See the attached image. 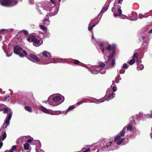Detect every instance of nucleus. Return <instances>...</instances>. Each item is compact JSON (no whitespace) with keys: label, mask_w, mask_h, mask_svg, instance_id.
<instances>
[{"label":"nucleus","mask_w":152,"mask_h":152,"mask_svg":"<svg viewBox=\"0 0 152 152\" xmlns=\"http://www.w3.org/2000/svg\"><path fill=\"white\" fill-rule=\"evenodd\" d=\"M113 141L110 140L104 139L99 140L96 143V147L98 148L97 152H102V151H110L115 148L113 145Z\"/></svg>","instance_id":"obj_1"},{"label":"nucleus","mask_w":152,"mask_h":152,"mask_svg":"<svg viewBox=\"0 0 152 152\" xmlns=\"http://www.w3.org/2000/svg\"><path fill=\"white\" fill-rule=\"evenodd\" d=\"M97 43L99 45V46L101 48L102 51L104 54L105 53V51L106 49L108 51L112 50V53L111 55L110 56H107L108 61L110 60V58H112L113 57L115 54V45H111L107 43L104 42L100 44L98 42Z\"/></svg>","instance_id":"obj_2"},{"label":"nucleus","mask_w":152,"mask_h":152,"mask_svg":"<svg viewBox=\"0 0 152 152\" xmlns=\"http://www.w3.org/2000/svg\"><path fill=\"white\" fill-rule=\"evenodd\" d=\"M13 49L14 53L16 54L19 55L20 57H23L26 56L27 58H28L26 52L20 46L15 45L13 47Z\"/></svg>","instance_id":"obj_3"},{"label":"nucleus","mask_w":152,"mask_h":152,"mask_svg":"<svg viewBox=\"0 0 152 152\" xmlns=\"http://www.w3.org/2000/svg\"><path fill=\"white\" fill-rule=\"evenodd\" d=\"M107 93L109 94L108 96L107 99H104L103 98L99 99H96V104H98L103 102L105 100L108 101L112 99L115 96V93L113 92H111L110 91V90H107Z\"/></svg>","instance_id":"obj_4"},{"label":"nucleus","mask_w":152,"mask_h":152,"mask_svg":"<svg viewBox=\"0 0 152 152\" xmlns=\"http://www.w3.org/2000/svg\"><path fill=\"white\" fill-rule=\"evenodd\" d=\"M17 2L13 0H0V4L2 6L6 7H11L15 5Z\"/></svg>","instance_id":"obj_5"},{"label":"nucleus","mask_w":152,"mask_h":152,"mask_svg":"<svg viewBox=\"0 0 152 152\" xmlns=\"http://www.w3.org/2000/svg\"><path fill=\"white\" fill-rule=\"evenodd\" d=\"M122 134V131H121L115 138L114 142H116V144L118 145H121L125 140L124 136L125 134L124 133Z\"/></svg>","instance_id":"obj_6"},{"label":"nucleus","mask_w":152,"mask_h":152,"mask_svg":"<svg viewBox=\"0 0 152 152\" xmlns=\"http://www.w3.org/2000/svg\"><path fill=\"white\" fill-rule=\"evenodd\" d=\"M12 113L11 112L7 116L5 119V120L4 122V124L2 126V129L6 128L9 125L10 123V121L11 119L12 116Z\"/></svg>","instance_id":"obj_7"},{"label":"nucleus","mask_w":152,"mask_h":152,"mask_svg":"<svg viewBox=\"0 0 152 152\" xmlns=\"http://www.w3.org/2000/svg\"><path fill=\"white\" fill-rule=\"evenodd\" d=\"M107 10V7H105V6L103 7L100 13L98 14L96 19V25L99 23L102 16V14L106 12Z\"/></svg>","instance_id":"obj_8"},{"label":"nucleus","mask_w":152,"mask_h":152,"mask_svg":"<svg viewBox=\"0 0 152 152\" xmlns=\"http://www.w3.org/2000/svg\"><path fill=\"white\" fill-rule=\"evenodd\" d=\"M132 130V126L131 124H129L127 126H124L121 131H122V134H124V133L125 134L126 132L127 133H130Z\"/></svg>","instance_id":"obj_9"},{"label":"nucleus","mask_w":152,"mask_h":152,"mask_svg":"<svg viewBox=\"0 0 152 152\" xmlns=\"http://www.w3.org/2000/svg\"><path fill=\"white\" fill-rule=\"evenodd\" d=\"M136 61L137 62V63L138 62L139 59L138 57V54L137 53H135L133 54L132 58L129 62L128 63L130 65H132Z\"/></svg>","instance_id":"obj_10"},{"label":"nucleus","mask_w":152,"mask_h":152,"mask_svg":"<svg viewBox=\"0 0 152 152\" xmlns=\"http://www.w3.org/2000/svg\"><path fill=\"white\" fill-rule=\"evenodd\" d=\"M53 101L55 103V104L56 106L62 102L63 100H61L60 96H56L53 98Z\"/></svg>","instance_id":"obj_11"},{"label":"nucleus","mask_w":152,"mask_h":152,"mask_svg":"<svg viewBox=\"0 0 152 152\" xmlns=\"http://www.w3.org/2000/svg\"><path fill=\"white\" fill-rule=\"evenodd\" d=\"M27 56L28 57V58L29 59V58L32 59L34 60L37 63H40V60L35 55L31 54L29 55H27Z\"/></svg>","instance_id":"obj_12"},{"label":"nucleus","mask_w":152,"mask_h":152,"mask_svg":"<svg viewBox=\"0 0 152 152\" xmlns=\"http://www.w3.org/2000/svg\"><path fill=\"white\" fill-rule=\"evenodd\" d=\"M139 115L140 117L142 119H145L148 118H152V117L151 116V115H150V114H145L142 113L140 112Z\"/></svg>","instance_id":"obj_13"},{"label":"nucleus","mask_w":152,"mask_h":152,"mask_svg":"<svg viewBox=\"0 0 152 152\" xmlns=\"http://www.w3.org/2000/svg\"><path fill=\"white\" fill-rule=\"evenodd\" d=\"M36 37L32 34H31L28 36L26 39L29 42H33L35 39H36Z\"/></svg>","instance_id":"obj_14"},{"label":"nucleus","mask_w":152,"mask_h":152,"mask_svg":"<svg viewBox=\"0 0 152 152\" xmlns=\"http://www.w3.org/2000/svg\"><path fill=\"white\" fill-rule=\"evenodd\" d=\"M41 55L42 57L46 58H50L51 57V55L50 53L46 51H44L43 52L41 53Z\"/></svg>","instance_id":"obj_15"},{"label":"nucleus","mask_w":152,"mask_h":152,"mask_svg":"<svg viewBox=\"0 0 152 152\" xmlns=\"http://www.w3.org/2000/svg\"><path fill=\"white\" fill-rule=\"evenodd\" d=\"M113 84L110 86V89H108L107 90H110V91L111 92H115L117 90V88L116 86L114 84L115 81H113L112 82Z\"/></svg>","instance_id":"obj_16"},{"label":"nucleus","mask_w":152,"mask_h":152,"mask_svg":"<svg viewBox=\"0 0 152 152\" xmlns=\"http://www.w3.org/2000/svg\"><path fill=\"white\" fill-rule=\"evenodd\" d=\"M42 43V42L40 43V41L37 39V38H36V39H35L34 42H33V45L34 46L37 47L40 45Z\"/></svg>","instance_id":"obj_17"},{"label":"nucleus","mask_w":152,"mask_h":152,"mask_svg":"<svg viewBox=\"0 0 152 152\" xmlns=\"http://www.w3.org/2000/svg\"><path fill=\"white\" fill-rule=\"evenodd\" d=\"M49 16H50V14L49 13L47 14L46 15V18L43 20V22H46L47 23H44V25L47 26L49 24L50 21L49 20V18L48 17Z\"/></svg>","instance_id":"obj_18"},{"label":"nucleus","mask_w":152,"mask_h":152,"mask_svg":"<svg viewBox=\"0 0 152 152\" xmlns=\"http://www.w3.org/2000/svg\"><path fill=\"white\" fill-rule=\"evenodd\" d=\"M99 72L100 73L102 74H104L106 73V70L105 69L101 68L100 69L97 70L96 69V74Z\"/></svg>","instance_id":"obj_19"},{"label":"nucleus","mask_w":152,"mask_h":152,"mask_svg":"<svg viewBox=\"0 0 152 152\" xmlns=\"http://www.w3.org/2000/svg\"><path fill=\"white\" fill-rule=\"evenodd\" d=\"M41 110L44 113H49V111L46 108L43 106L41 107Z\"/></svg>","instance_id":"obj_20"},{"label":"nucleus","mask_w":152,"mask_h":152,"mask_svg":"<svg viewBox=\"0 0 152 152\" xmlns=\"http://www.w3.org/2000/svg\"><path fill=\"white\" fill-rule=\"evenodd\" d=\"M137 68L138 70H142L144 68V66L142 64H139L137 63Z\"/></svg>","instance_id":"obj_21"},{"label":"nucleus","mask_w":152,"mask_h":152,"mask_svg":"<svg viewBox=\"0 0 152 152\" xmlns=\"http://www.w3.org/2000/svg\"><path fill=\"white\" fill-rule=\"evenodd\" d=\"M74 64L79 66H82L83 64L82 63L77 60L75 59L74 61Z\"/></svg>","instance_id":"obj_22"},{"label":"nucleus","mask_w":152,"mask_h":152,"mask_svg":"<svg viewBox=\"0 0 152 152\" xmlns=\"http://www.w3.org/2000/svg\"><path fill=\"white\" fill-rule=\"evenodd\" d=\"M24 109L26 110L27 111L31 113L32 112V110L31 108L28 106H26L24 107Z\"/></svg>","instance_id":"obj_23"},{"label":"nucleus","mask_w":152,"mask_h":152,"mask_svg":"<svg viewBox=\"0 0 152 152\" xmlns=\"http://www.w3.org/2000/svg\"><path fill=\"white\" fill-rule=\"evenodd\" d=\"M3 110H4L3 113L4 114L7 113L8 111H10L11 110L10 108L3 107Z\"/></svg>","instance_id":"obj_24"},{"label":"nucleus","mask_w":152,"mask_h":152,"mask_svg":"<svg viewBox=\"0 0 152 152\" xmlns=\"http://www.w3.org/2000/svg\"><path fill=\"white\" fill-rule=\"evenodd\" d=\"M29 145L28 143H26L24 145V149L26 150H28L29 148Z\"/></svg>","instance_id":"obj_25"},{"label":"nucleus","mask_w":152,"mask_h":152,"mask_svg":"<svg viewBox=\"0 0 152 152\" xmlns=\"http://www.w3.org/2000/svg\"><path fill=\"white\" fill-rule=\"evenodd\" d=\"M98 64L100 68L104 67L105 66V64L102 62H99Z\"/></svg>","instance_id":"obj_26"},{"label":"nucleus","mask_w":152,"mask_h":152,"mask_svg":"<svg viewBox=\"0 0 152 152\" xmlns=\"http://www.w3.org/2000/svg\"><path fill=\"white\" fill-rule=\"evenodd\" d=\"M39 27L43 31H46L47 30V27L43 25H39Z\"/></svg>","instance_id":"obj_27"},{"label":"nucleus","mask_w":152,"mask_h":152,"mask_svg":"<svg viewBox=\"0 0 152 152\" xmlns=\"http://www.w3.org/2000/svg\"><path fill=\"white\" fill-rule=\"evenodd\" d=\"M7 137V134L5 132H3L2 135V140H4Z\"/></svg>","instance_id":"obj_28"},{"label":"nucleus","mask_w":152,"mask_h":152,"mask_svg":"<svg viewBox=\"0 0 152 152\" xmlns=\"http://www.w3.org/2000/svg\"><path fill=\"white\" fill-rule=\"evenodd\" d=\"M115 59H113L111 63V67H113L114 66H115Z\"/></svg>","instance_id":"obj_29"},{"label":"nucleus","mask_w":152,"mask_h":152,"mask_svg":"<svg viewBox=\"0 0 152 152\" xmlns=\"http://www.w3.org/2000/svg\"><path fill=\"white\" fill-rule=\"evenodd\" d=\"M120 7H118L117 9V11L119 15H121L122 13V11L121 9V6H119Z\"/></svg>","instance_id":"obj_30"},{"label":"nucleus","mask_w":152,"mask_h":152,"mask_svg":"<svg viewBox=\"0 0 152 152\" xmlns=\"http://www.w3.org/2000/svg\"><path fill=\"white\" fill-rule=\"evenodd\" d=\"M75 107L74 105H72L71 106H70L67 109V110L68 111H70L73 109L75 108Z\"/></svg>","instance_id":"obj_31"},{"label":"nucleus","mask_w":152,"mask_h":152,"mask_svg":"<svg viewBox=\"0 0 152 152\" xmlns=\"http://www.w3.org/2000/svg\"><path fill=\"white\" fill-rule=\"evenodd\" d=\"M90 150V148H88L87 149H86L85 148H83L82 151V152H88Z\"/></svg>","instance_id":"obj_32"},{"label":"nucleus","mask_w":152,"mask_h":152,"mask_svg":"<svg viewBox=\"0 0 152 152\" xmlns=\"http://www.w3.org/2000/svg\"><path fill=\"white\" fill-rule=\"evenodd\" d=\"M95 26V24H93L92 26H90L88 27V30L89 31H91L93 28V27H94Z\"/></svg>","instance_id":"obj_33"},{"label":"nucleus","mask_w":152,"mask_h":152,"mask_svg":"<svg viewBox=\"0 0 152 152\" xmlns=\"http://www.w3.org/2000/svg\"><path fill=\"white\" fill-rule=\"evenodd\" d=\"M125 72V71L124 70L122 69H121L120 70H119V73L120 74H124Z\"/></svg>","instance_id":"obj_34"},{"label":"nucleus","mask_w":152,"mask_h":152,"mask_svg":"<svg viewBox=\"0 0 152 152\" xmlns=\"http://www.w3.org/2000/svg\"><path fill=\"white\" fill-rule=\"evenodd\" d=\"M17 147L16 145H14L12 146V147L11 148V150L12 151V152H13V151H15L16 148Z\"/></svg>","instance_id":"obj_35"},{"label":"nucleus","mask_w":152,"mask_h":152,"mask_svg":"<svg viewBox=\"0 0 152 152\" xmlns=\"http://www.w3.org/2000/svg\"><path fill=\"white\" fill-rule=\"evenodd\" d=\"M128 67L126 63H125V64H124L122 67V68H125L126 69H127L128 68Z\"/></svg>","instance_id":"obj_36"},{"label":"nucleus","mask_w":152,"mask_h":152,"mask_svg":"<svg viewBox=\"0 0 152 152\" xmlns=\"http://www.w3.org/2000/svg\"><path fill=\"white\" fill-rule=\"evenodd\" d=\"M6 30L5 29H2L0 30V34H2L5 33L6 31Z\"/></svg>","instance_id":"obj_37"},{"label":"nucleus","mask_w":152,"mask_h":152,"mask_svg":"<svg viewBox=\"0 0 152 152\" xmlns=\"http://www.w3.org/2000/svg\"><path fill=\"white\" fill-rule=\"evenodd\" d=\"M48 103L50 105H53L54 106H56V104H54L53 102H51L50 101H48Z\"/></svg>","instance_id":"obj_38"},{"label":"nucleus","mask_w":152,"mask_h":152,"mask_svg":"<svg viewBox=\"0 0 152 152\" xmlns=\"http://www.w3.org/2000/svg\"><path fill=\"white\" fill-rule=\"evenodd\" d=\"M22 31L23 32V33L26 35H27L28 34V32L25 30H22Z\"/></svg>","instance_id":"obj_39"},{"label":"nucleus","mask_w":152,"mask_h":152,"mask_svg":"<svg viewBox=\"0 0 152 152\" xmlns=\"http://www.w3.org/2000/svg\"><path fill=\"white\" fill-rule=\"evenodd\" d=\"M1 137L0 136V149L1 148L3 145V143L1 141Z\"/></svg>","instance_id":"obj_40"},{"label":"nucleus","mask_w":152,"mask_h":152,"mask_svg":"<svg viewBox=\"0 0 152 152\" xmlns=\"http://www.w3.org/2000/svg\"><path fill=\"white\" fill-rule=\"evenodd\" d=\"M132 117L133 119L136 118L137 119L138 118V115H136L135 116H133Z\"/></svg>","instance_id":"obj_41"},{"label":"nucleus","mask_w":152,"mask_h":152,"mask_svg":"<svg viewBox=\"0 0 152 152\" xmlns=\"http://www.w3.org/2000/svg\"><path fill=\"white\" fill-rule=\"evenodd\" d=\"M5 105L3 104H0V111H2L3 110V109L1 108V107L2 106H4Z\"/></svg>","instance_id":"obj_42"},{"label":"nucleus","mask_w":152,"mask_h":152,"mask_svg":"<svg viewBox=\"0 0 152 152\" xmlns=\"http://www.w3.org/2000/svg\"><path fill=\"white\" fill-rule=\"evenodd\" d=\"M32 142V140L31 139H29L27 141V142L28 143H31Z\"/></svg>","instance_id":"obj_43"},{"label":"nucleus","mask_w":152,"mask_h":152,"mask_svg":"<svg viewBox=\"0 0 152 152\" xmlns=\"http://www.w3.org/2000/svg\"><path fill=\"white\" fill-rule=\"evenodd\" d=\"M10 95H7L5 96L4 98H5V99H7L8 98L10 97Z\"/></svg>","instance_id":"obj_44"},{"label":"nucleus","mask_w":152,"mask_h":152,"mask_svg":"<svg viewBox=\"0 0 152 152\" xmlns=\"http://www.w3.org/2000/svg\"><path fill=\"white\" fill-rule=\"evenodd\" d=\"M129 19L131 20H137V19L136 18H135V17H134L133 18H130Z\"/></svg>","instance_id":"obj_45"},{"label":"nucleus","mask_w":152,"mask_h":152,"mask_svg":"<svg viewBox=\"0 0 152 152\" xmlns=\"http://www.w3.org/2000/svg\"><path fill=\"white\" fill-rule=\"evenodd\" d=\"M89 70L91 72L92 74H94L95 73V71L94 70H91V69H90Z\"/></svg>","instance_id":"obj_46"},{"label":"nucleus","mask_w":152,"mask_h":152,"mask_svg":"<svg viewBox=\"0 0 152 152\" xmlns=\"http://www.w3.org/2000/svg\"><path fill=\"white\" fill-rule=\"evenodd\" d=\"M123 0H119L118 2V4H121L122 3V1Z\"/></svg>","instance_id":"obj_47"},{"label":"nucleus","mask_w":152,"mask_h":152,"mask_svg":"<svg viewBox=\"0 0 152 152\" xmlns=\"http://www.w3.org/2000/svg\"><path fill=\"white\" fill-rule=\"evenodd\" d=\"M114 15L115 17H117V16H120V15H119L118 14H115L114 13Z\"/></svg>","instance_id":"obj_48"},{"label":"nucleus","mask_w":152,"mask_h":152,"mask_svg":"<svg viewBox=\"0 0 152 152\" xmlns=\"http://www.w3.org/2000/svg\"><path fill=\"white\" fill-rule=\"evenodd\" d=\"M50 1L53 4H55V2L53 0H50Z\"/></svg>","instance_id":"obj_49"},{"label":"nucleus","mask_w":152,"mask_h":152,"mask_svg":"<svg viewBox=\"0 0 152 152\" xmlns=\"http://www.w3.org/2000/svg\"><path fill=\"white\" fill-rule=\"evenodd\" d=\"M151 131H152V132L151 133H150V136H151V138H152V127H151Z\"/></svg>","instance_id":"obj_50"},{"label":"nucleus","mask_w":152,"mask_h":152,"mask_svg":"<svg viewBox=\"0 0 152 152\" xmlns=\"http://www.w3.org/2000/svg\"><path fill=\"white\" fill-rule=\"evenodd\" d=\"M152 33V29L150 30L148 32L149 34H151Z\"/></svg>","instance_id":"obj_51"},{"label":"nucleus","mask_w":152,"mask_h":152,"mask_svg":"<svg viewBox=\"0 0 152 152\" xmlns=\"http://www.w3.org/2000/svg\"><path fill=\"white\" fill-rule=\"evenodd\" d=\"M122 18L123 19H125L126 18V16L125 15H123L122 16Z\"/></svg>","instance_id":"obj_52"},{"label":"nucleus","mask_w":152,"mask_h":152,"mask_svg":"<svg viewBox=\"0 0 152 152\" xmlns=\"http://www.w3.org/2000/svg\"><path fill=\"white\" fill-rule=\"evenodd\" d=\"M150 112H151L150 115H151V116L152 117V110Z\"/></svg>","instance_id":"obj_53"},{"label":"nucleus","mask_w":152,"mask_h":152,"mask_svg":"<svg viewBox=\"0 0 152 152\" xmlns=\"http://www.w3.org/2000/svg\"><path fill=\"white\" fill-rule=\"evenodd\" d=\"M141 37L142 39H144V37L143 36H141Z\"/></svg>","instance_id":"obj_54"},{"label":"nucleus","mask_w":152,"mask_h":152,"mask_svg":"<svg viewBox=\"0 0 152 152\" xmlns=\"http://www.w3.org/2000/svg\"><path fill=\"white\" fill-rule=\"evenodd\" d=\"M95 42H96V43H97V44L98 45H99V44H98L97 43V42H98V43H99V44H100V43H102V42H97V41H96H96H95Z\"/></svg>","instance_id":"obj_55"},{"label":"nucleus","mask_w":152,"mask_h":152,"mask_svg":"<svg viewBox=\"0 0 152 152\" xmlns=\"http://www.w3.org/2000/svg\"><path fill=\"white\" fill-rule=\"evenodd\" d=\"M95 42H96V43H97V44L98 45H99V44H98L97 43V42H98V43H99V44H100V43H102V42H97V41H96H96H95Z\"/></svg>","instance_id":"obj_56"},{"label":"nucleus","mask_w":152,"mask_h":152,"mask_svg":"<svg viewBox=\"0 0 152 152\" xmlns=\"http://www.w3.org/2000/svg\"><path fill=\"white\" fill-rule=\"evenodd\" d=\"M47 23V22H43V24L44 25V23Z\"/></svg>","instance_id":"obj_57"},{"label":"nucleus","mask_w":152,"mask_h":152,"mask_svg":"<svg viewBox=\"0 0 152 152\" xmlns=\"http://www.w3.org/2000/svg\"><path fill=\"white\" fill-rule=\"evenodd\" d=\"M113 10H114V8H112V11L113 12H114Z\"/></svg>","instance_id":"obj_58"},{"label":"nucleus","mask_w":152,"mask_h":152,"mask_svg":"<svg viewBox=\"0 0 152 152\" xmlns=\"http://www.w3.org/2000/svg\"><path fill=\"white\" fill-rule=\"evenodd\" d=\"M93 38H94V36L93 35H92V39H93Z\"/></svg>","instance_id":"obj_59"},{"label":"nucleus","mask_w":152,"mask_h":152,"mask_svg":"<svg viewBox=\"0 0 152 152\" xmlns=\"http://www.w3.org/2000/svg\"><path fill=\"white\" fill-rule=\"evenodd\" d=\"M5 106H5H5H3H3H2V107H1V108L3 109V107H5Z\"/></svg>","instance_id":"obj_60"},{"label":"nucleus","mask_w":152,"mask_h":152,"mask_svg":"<svg viewBox=\"0 0 152 152\" xmlns=\"http://www.w3.org/2000/svg\"><path fill=\"white\" fill-rule=\"evenodd\" d=\"M53 63H56V61H54Z\"/></svg>","instance_id":"obj_61"},{"label":"nucleus","mask_w":152,"mask_h":152,"mask_svg":"<svg viewBox=\"0 0 152 152\" xmlns=\"http://www.w3.org/2000/svg\"><path fill=\"white\" fill-rule=\"evenodd\" d=\"M98 67V66H96V68H97Z\"/></svg>","instance_id":"obj_62"},{"label":"nucleus","mask_w":152,"mask_h":152,"mask_svg":"<svg viewBox=\"0 0 152 152\" xmlns=\"http://www.w3.org/2000/svg\"><path fill=\"white\" fill-rule=\"evenodd\" d=\"M48 101H45V103H47V102H48Z\"/></svg>","instance_id":"obj_63"},{"label":"nucleus","mask_w":152,"mask_h":152,"mask_svg":"<svg viewBox=\"0 0 152 152\" xmlns=\"http://www.w3.org/2000/svg\"><path fill=\"white\" fill-rule=\"evenodd\" d=\"M127 136H130V135H129V134H127Z\"/></svg>","instance_id":"obj_64"}]
</instances>
